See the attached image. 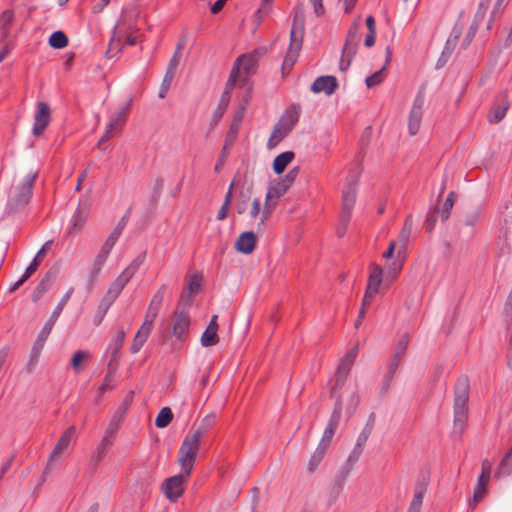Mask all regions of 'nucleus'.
I'll use <instances>...</instances> for the list:
<instances>
[{"instance_id": "1", "label": "nucleus", "mask_w": 512, "mask_h": 512, "mask_svg": "<svg viewBox=\"0 0 512 512\" xmlns=\"http://www.w3.org/2000/svg\"><path fill=\"white\" fill-rule=\"evenodd\" d=\"M236 210L240 215H246L250 224L257 233H262L266 227V221L270 218L272 212H266V203L261 208L259 198H253L250 189L241 191L236 202Z\"/></svg>"}, {"instance_id": "2", "label": "nucleus", "mask_w": 512, "mask_h": 512, "mask_svg": "<svg viewBox=\"0 0 512 512\" xmlns=\"http://www.w3.org/2000/svg\"><path fill=\"white\" fill-rule=\"evenodd\" d=\"M165 290L166 286L162 285L153 295L145 314L144 322L142 323L140 329L137 331L133 339V343L131 345V352L133 354L138 353L148 339L153 328L154 320L156 319L162 306Z\"/></svg>"}, {"instance_id": "3", "label": "nucleus", "mask_w": 512, "mask_h": 512, "mask_svg": "<svg viewBox=\"0 0 512 512\" xmlns=\"http://www.w3.org/2000/svg\"><path fill=\"white\" fill-rule=\"evenodd\" d=\"M35 179L36 174L34 173H27L24 176L14 178L7 200V205L11 211L21 209L29 202Z\"/></svg>"}, {"instance_id": "4", "label": "nucleus", "mask_w": 512, "mask_h": 512, "mask_svg": "<svg viewBox=\"0 0 512 512\" xmlns=\"http://www.w3.org/2000/svg\"><path fill=\"white\" fill-rule=\"evenodd\" d=\"M304 32V12L302 8H298L295 12L292 28L291 40L287 53L282 64V71H289L296 63L302 46Z\"/></svg>"}, {"instance_id": "5", "label": "nucleus", "mask_w": 512, "mask_h": 512, "mask_svg": "<svg viewBox=\"0 0 512 512\" xmlns=\"http://www.w3.org/2000/svg\"><path fill=\"white\" fill-rule=\"evenodd\" d=\"M469 383L467 378H460L454 393V432L461 435L468 419Z\"/></svg>"}, {"instance_id": "6", "label": "nucleus", "mask_w": 512, "mask_h": 512, "mask_svg": "<svg viewBox=\"0 0 512 512\" xmlns=\"http://www.w3.org/2000/svg\"><path fill=\"white\" fill-rule=\"evenodd\" d=\"M145 259L144 255H139L136 257L128 267L124 269V271L116 278V280L111 284L110 288L107 291L106 296L103 299V303L105 307L103 308V314L107 312L110 305L115 301V299L120 295L123 288L130 281V279L135 275L138 271L140 265L143 263Z\"/></svg>"}, {"instance_id": "7", "label": "nucleus", "mask_w": 512, "mask_h": 512, "mask_svg": "<svg viewBox=\"0 0 512 512\" xmlns=\"http://www.w3.org/2000/svg\"><path fill=\"white\" fill-rule=\"evenodd\" d=\"M200 440L201 439L193 433H189L185 436L179 449L178 464L180 465L182 472H185L186 476H190L192 473L200 448Z\"/></svg>"}, {"instance_id": "8", "label": "nucleus", "mask_w": 512, "mask_h": 512, "mask_svg": "<svg viewBox=\"0 0 512 512\" xmlns=\"http://www.w3.org/2000/svg\"><path fill=\"white\" fill-rule=\"evenodd\" d=\"M358 183V174L350 175L342 192V214L341 218L344 224H347L351 217V212L356 202V186Z\"/></svg>"}, {"instance_id": "9", "label": "nucleus", "mask_w": 512, "mask_h": 512, "mask_svg": "<svg viewBox=\"0 0 512 512\" xmlns=\"http://www.w3.org/2000/svg\"><path fill=\"white\" fill-rule=\"evenodd\" d=\"M409 344V337L407 335H403L397 342L395 346L394 354L389 362L387 373L384 376L383 388L387 390L393 380V377L400 365L401 359L406 352V349Z\"/></svg>"}, {"instance_id": "10", "label": "nucleus", "mask_w": 512, "mask_h": 512, "mask_svg": "<svg viewBox=\"0 0 512 512\" xmlns=\"http://www.w3.org/2000/svg\"><path fill=\"white\" fill-rule=\"evenodd\" d=\"M374 422H375L374 414H371L369 416V419L366 422L365 426L362 428L361 432L359 433V435L356 439V443L347 458V464L349 466H353L361 457V455L364 451L365 444L373 431Z\"/></svg>"}, {"instance_id": "11", "label": "nucleus", "mask_w": 512, "mask_h": 512, "mask_svg": "<svg viewBox=\"0 0 512 512\" xmlns=\"http://www.w3.org/2000/svg\"><path fill=\"white\" fill-rule=\"evenodd\" d=\"M259 56V52L254 51L237 58L233 66V69L237 71V83L245 81L246 77L256 72Z\"/></svg>"}, {"instance_id": "12", "label": "nucleus", "mask_w": 512, "mask_h": 512, "mask_svg": "<svg viewBox=\"0 0 512 512\" xmlns=\"http://www.w3.org/2000/svg\"><path fill=\"white\" fill-rule=\"evenodd\" d=\"M189 477L190 476H186L185 472H182L181 474L167 478L162 483V493L169 501H177L183 495L185 490L184 483L188 480Z\"/></svg>"}, {"instance_id": "13", "label": "nucleus", "mask_w": 512, "mask_h": 512, "mask_svg": "<svg viewBox=\"0 0 512 512\" xmlns=\"http://www.w3.org/2000/svg\"><path fill=\"white\" fill-rule=\"evenodd\" d=\"M384 270L378 264H371L369 267V276L367 287L364 294V304H371L374 296L379 292L383 281Z\"/></svg>"}, {"instance_id": "14", "label": "nucleus", "mask_w": 512, "mask_h": 512, "mask_svg": "<svg viewBox=\"0 0 512 512\" xmlns=\"http://www.w3.org/2000/svg\"><path fill=\"white\" fill-rule=\"evenodd\" d=\"M76 428L75 426L68 427L60 436L56 445L54 446L47 464V469H50L53 462L57 461L69 448L70 444L75 440Z\"/></svg>"}, {"instance_id": "15", "label": "nucleus", "mask_w": 512, "mask_h": 512, "mask_svg": "<svg viewBox=\"0 0 512 512\" xmlns=\"http://www.w3.org/2000/svg\"><path fill=\"white\" fill-rule=\"evenodd\" d=\"M425 103V97L422 93H418L414 99L412 108L409 113L408 119V130L410 135H415L421 124L422 115H423V106Z\"/></svg>"}, {"instance_id": "16", "label": "nucleus", "mask_w": 512, "mask_h": 512, "mask_svg": "<svg viewBox=\"0 0 512 512\" xmlns=\"http://www.w3.org/2000/svg\"><path fill=\"white\" fill-rule=\"evenodd\" d=\"M341 418V402L340 400H337L335 404V408L330 416L329 422L327 424V427L324 430L323 436L319 442L318 445L323 446L328 449L332 438L335 434L336 428L339 425Z\"/></svg>"}, {"instance_id": "17", "label": "nucleus", "mask_w": 512, "mask_h": 512, "mask_svg": "<svg viewBox=\"0 0 512 512\" xmlns=\"http://www.w3.org/2000/svg\"><path fill=\"white\" fill-rule=\"evenodd\" d=\"M50 122V108L47 103L39 102L34 115L33 135L40 136Z\"/></svg>"}, {"instance_id": "18", "label": "nucleus", "mask_w": 512, "mask_h": 512, "mask_svg": "<svg viewBox=\"0 0 512 512\" xmlns=\"http://www.w3.org/2000/svg\"><path fill=\"white\" fill-rule=\"evenodd\" d=\"M357 354L358 346H354L341 359L337 369L336 386H342L344 384L345 379L354 363V360L357 357Z\"/></svg>"}, {"instance_id": "19", "label": "nucleus", "mask_w": 512, "mask_h": 512, "mask_svg": "<svg viewBox=\"0 0 512 512\" xmlns=\"http://www.w3.org/2000/svg\"><path fill=\"white\" fill-rule=\"evenodd\" d=\"M127 225V217L126 216H123L119 222L117 223V225L114 227V229L112 230V232L109 234V236L107 237V239L105 240L104 244L102 245L99 253L105 255V256H109L111 250L113 249L114 245L116 244V242L118 241V239L120 238L125 226Z\"/></svg>"}, {"instance_id": "20", "label": "nucleus", "mask_w": 512, "mask_h": 512, "mask_svg": "<svg viewBox=\"0 0 512 512\" xmlns=\"http://www.w3.org/2000/svg\"><path fill=\"white\" fill-rule=\"evenodd\" d=\"M256 235L253 231L241 233L235 241L234 248L237 252L245 255L251 254L256 246Z\"/></svg>"}, {"instance_id": "21", "label": "nucleus", "mask_w": 512, "mask_h": 512, "mask_svg": "<svg viewBox=\"0 0 512 512\" xmlns=\"http://www.w3.org/2000/svg\"><path fill=\"white\" fill-rule=\"evenodd\" d=\"M190 327V316L189 314L184 311H175L174 314V323H173V334L178 339L184 338Z\"/></svg>"}, {"instance_id": "22", "label": "nucleus", "mask_w": 512, "mask_h": 512, "mask_svg": "<svg viewBox=\"0 0 512 512\" xmlns=\"http://www.w3.org/2000/svg\"><path fill=\"white\" fill-rule=\"evenodd\" d=\"M338 87L337 79L334 76L318 77L311 85V91L314 93H325L331 95Z\"/></svg>"}, {"instance_id": "23", "label": "nucleus", "mask_w": 512, "mask_h": 512, "mask_svg": "<svg viewBox=\"0 0 512 512\" xmlns=\"http://www.w3.org/2000/svg\"><path fill=\"white\" fill-rule=\"evenodd\" d=\"M217 320H218L217 315H213L211 317L210 322H209L207 328L205 329V331L202 333V336L200 339L202 346L210 347V346H214L218 343L219 337L217 334V331H218Z\"/></svg>"}, {"instance_id": "24", "label": "nucleus", "mask_w": 512, "mask_h": 512, "mask_svg": "<svg viewBox=\"0 0 512 512\" xmlns=\"http://www.w3.org/2000/svg\"><path fill=\"white\" fill-rule=\"evenodd\" d=\"M119 426L120 424L119 421L117 420H112L109 423L105 431V435L103 436L97 448L99 459H101L104 456L105 451L113 444V439L119 429Z\"/></svg>"}, {"instance_id": "25", "label": "nucleus", "mask_w": 512, "mask_h": 512, "mask_svg": "<svg viewBox=\"0 0 512 512\" xmlns=\"http://www.w3.org/2000/svg\"><path fill=\"white\" fill-rule=\"evenodd\" d=\"M287 189L285 186H282L279 182L274 185H271L267 193L265 195V203H266V214L275 209L278 200L286 193Z\"/></svg>"}, {"instance_id": "26", "label": "nucleus", "mask_w": 512, "mask_h": 512, "mask_svg": "<svg viewBox=\"0 0 512 512\" xmlns=\"http://www.w3.org/2000/svg\"><path fill=\"white\" fill-rule=\"evenodd\" d=\"M237 84V71L236 69H232L229 79L225 85V89L220 97L219 103H218V110L219 113H225L230 99H231V91L234 88V86Z\"/></svg>"}, {"instance_id": "27", "label": "nucleus", "mask_w": 512, "mask_h": 512, "mask_svg": "<svg viewBox=\"0 0 512 512\" xmlns=\"http://www.w3.org/2000/svg\"><path fill=\"white\" fill-rule=\"evenodd\" d=\"M130 104L127 103L121 108H119L118 111L113 113L110 117V120L106 126V128L110 129L111 131L115 132L116 134L121 131L123 128L126 118L129 112Z\"/></svg>"}, {"instance_id": "28", "label": "nucleus", "mask_w": 512, "mask_h": 512, "mask_svg": "<svg viewBox=\"0 0 512 512\" xmlns=\"http://www.w3.org/2000/svg\"><path fill=\"white\" fill-rule=\"evenodd\" d=\"M44 345H45L44 341L39 340L37 338L35 339L33 346L31 348L30 354H29L27 364L25 366L27 373H32L35 370L36 365L39 361L41 352L44 348Z\"/></svg>"}, {"instance_id": "29", "label": "nucleus", "mask_w": 512, "mask_h": 512, "mask_svg": "<svg viewBox=\"0 0 512 512\" xmlns=\"http://www.w3.org/2000/svg\"><path fill=\"white\" fill-rule=\"evenodd\" d=\"M91 360V354L86 350L76 351L71 358V367L75 373H80L85 370Z\"/></svg>"}, {"instance_id": "30", "label": "nucleus", "mask_w": 512, "mask_h": 512, "mask_svg": "<svg viewBox=\"0 0 512 512\" xmlns=\"http://www.w3.org/2000/svg\"><path fill=\"white\" fill-rule=\"evenodd\" d=\"M294 156L295 154L292 151L279 154L273 161V171L276 174L283 173L286 167L293 161Z\"/></svg>"}, {"instance_id": "31", "label": "nucleus", "mask_w": 512, "mask_h": 512, "mask_svg": "<svg viewBox=\"0 0 512 512\" xmlns=\"http://www.w3.org/2000/svg\"><path fill=\"white\" fill-rule=\"evenodd\" d=\"M355 51V45H351L349 41H346L343 47L342 56L339 63L340 71L346 72L349 69Z\"/></svg>"}, {"instance_id": "32", "label": "nucleus", "mask_w": 512, "mask_h": 512, "mask_svg": "<svg viewBox=\"0 0 512 512\" xmlns=\"http://www.w3.org/2000/svg\"><path fill=\"white\" fill-rule=\"evenodd\" d=\"M298 119L299 113L297 111H286L278 121V124L283 128L284 133H289L297 123Z\"/></svg>"}, {"instance_id": "33", "label": "nucleus", "mask_w": 512, "mask_h": 512, "mask_svg": "<svg viewBox=\"0 0 512 512\" xmlns=\"http://www.w3.org/2000/svg\"><path fill=\"white\" fill-rule=\"evenodd\" d=\"M125 331L119 330L116 334V336L112 339L110 344L108 345L107 351L111 353L112 359H114L120 349L123 346L124 340H125Z\"/></svg>"}, {"instance_id": "34", "label": "nucleus", "mask_w": 512, "mask_h": 512, "mask_svg": "<svg viewBox=\"0 0 512 512\" xmlns=\"http://www.w3.org/2000/svg\"><path fill=\"white\" fill-rule=\"evenodd\" d=\"M462 34V29L459 26H454L444 47V53L451 54L455 49L460 36Z\"/></svg>"}, {"instance_id": "35", "label": "nucleus", "mask_w": 512, "mask_h": 512, "mask_svg": "<svg viewBox=\"0 0 512 512\" xmlns=\"http://www.w3.org/2000/svg\"><path fill=\"white\" fill-rule=\"evenodd\" d=\"M327 450L328 449L323 446H320V445L317 446L316 450L314 451V453L312 454V456L310 457V460L308 462V470L310 472H314L317 469V467L323 460Z\"/></svg>"}, {"instance_id": "36", "label": "nucleus", "mask_w": 512, "mask_h": 512, "mask_svg": "<svg viewBox=\"0 0 512 512\" xmlns=\"http://www.w3.org/2000/svg\"><path fill=\"white\" fill-rule=\"evenodd\" d=\"M512 473V448L510 451L504 456L500 466L496 472V476L498 478L508 476Z\"/></svg>"}, {"instance_id": "37", "label": "nucleus", "mask_w": 512, "mask_h": 512, "mask_svg": "<svg viewBox=\"0 0 512 512\" xmlns=\"http://www.w3.org/2000/svg\"><path fill=\"white\" fill-rule=\"evenodd\" d=\"M48 43L54 49H62L68 45V38L62 31H55L50 35Z\"/></svg>"}, {"instance_id": "38", "label": "nucleus", "mask_w": 512, "mask_h": 512, "mask_svg": "<svg viewBox=\"0 0 512 512\" xmlns=\"http://www.w3.org/2000/svg\"><path fill=\"white\" fill-rule=\"evenodd\" d=\"M173 419V413L169 407H163L155 419V425L158 428L167 427Z\"/></svg>"}, {"instance_id": "39", "label": "nucleus", "mask_w": 512, "mask_h": 512, "mask_svg": "<svg viewBox=\"0 0 512 512\" xmlns=\"http://www.w3.org/2000/svg\"><path fill=\"white\" fill-rule=\"evenodd\" d=\"M214 422L215 415L209 414L203 418L198 428L195 429L192 433L201 439L207 433V431L213 426Z\"/></svg>"}, {"instance_id": "40", "label": "nucleus", "mask_w": 512, "mask_h": 512, "mask_svg": "<svg viewBox=\"0 0 512 512\" xmlns=\"http://www.w3.org/2000/svg\"><path fill=\"white\" fill-rule=\"evenodd\" d=\"M107 259L108 257L101 253L96 255L89 271L90 279H95L99 275Z\"/></svg>"}, {"instance_id": "41", "label": "nucleus", "mask_w": 512, "mask_h": 512, "mask_svg": "<svg viewBox=\"0 0 512 512\" xmlns=\"http://www.w3.org/2000/svg\"><path fill=\"white\" fill-rule=\"evenodd\" d=\"M412 228H413V219H412L411 215H408L405 219L403 228L399 235V240L401 241L403 247H405V245L407 244V242L410 238Z\"/></svg>"}, {"instance_id": "42", "label": "nucleus", "mask_w": 512, "mask_h": 512, "mask_svg": "<svg viewBox=\"0 0 512 512\" xmlns=\"http://www.w3.org/2000/svg\"><path fill=\"white\" fill-rule=\"evenodd\" d=\"M507 109H508L507 103H503L502 105H497V106L493 107V109L491 110V112L489 114V121L491 123L500 122L505 117Z\"/></svg>"}, {"instance_id": "43", "label": "nucleus", "mask_w": 512, "mask_h": 512, "mask_svg": "<svg viewBox=\"0 0 512 512\" xmlns=\"http://www.w3.org/2000/svg\"><path fill=\"white\" fill-rule=\"evenodd\" d=\"M288 133H284L283 128L277 123L269 137L268 147H275Z\"/></svg>"}, {"instance_id": "44", "label": "nucleus", "mask_w": 512, "mask_h": 512, "mask_svg": "<svg viewBox=\"0 0 512 512\" xmlns=\"http://www.w3.org/2000/svg\"><path fill=\"white\" fill-rule=\"evenodd\" d=\"M385 69H386V66H384L382 69L376 71L374 74L368 76L365 80L366 86L368 88H372V87L380 84L385 78V74H384Z\"/></svg>"}, {"instance_id": "45", "label": "nucleus", "mask_w": 512, "mask_h": 512, "mask_svg": "<svg viewBox=\"0 0 512 512\" xmlns=\"http://www.w3.org/2000/svg\"><path fill=\"white\" fill-rule=\"evenodd\" d=\"M181 56H178V53H174L171 57L168 66L166 68L165 77H169L170 79H174L177 67L180 63Z\"/></svg>"}, {"instance_id": "46", "label": "nucleus", "mask_w": 512, "mask_h": 512, "mask_svg": "<svg viewBox=\"0 0 512 512\" xmlns=\"http://www.w3.org/2000/svg\"><path fill=\"white\" fill-rule=\"evenodd\" d=\"M456 195L454 192H450L443 204V208L441 210V217L443 220H447L450 215V211L454 206Z\"/></svg>"}, {"instance_id": "47", "label": "nucleus", "mask_w": 512, "mask_h": 512, "mask_svg": "<svg viewBox=\"0 0 512 512\" xmlns=\"http://www.w3.org/2000/svg\"><path fill=\"white\" fill-rule=\"evenodd\" d=\"M86 214H83L81 213L80 211H78L74 216H73V219H72V227L69 231L70 234H73V233H77L79 232L85 221H86Z\"/></svg>"}, {"instance_id": "48", "label": "nucleus", "mask_w": 512, "mask_h": 512, "mask_svg": "<svg viewBox=\"0 0 512 512\" xmlns=\"http://www.w3.org/2000/svg\"><path fill=\"white\" fill-rule=\"evenodd\" d=\"M72 294H73V288H69L67 290V292L64 294V296L61 298L60 302L57 304L55 309L53 310V312L51 314V315H53V318H59L64 307L66 306L67 302L71 298Z\"/></svg>"}, {"instance_id": "49", "label": "nucleus", "mask_w": 512, "mask_h": 512, "mask_svg": "<svg viewBox=\"0 0 512 512\" xmlns=\"http://www.w3.org/2000/svg\"><path fill=\"white\" fill-rule=\"evenodd\" d=\"M299 173V168L298 167H294L293 169H291L286 175L284 178H282L279 183L282 185V186H285V188L288 190L289 187L292 185V183L294 182V180L296 179L297 175Z\"/></svg>"}, {"instance_id": "50", "label": "nucleus", "mask_w": 512, "mask_h": 512, "mask_svg": "<svg viewBox=\"0 0 512 512\" xmlns=\"http://www.w3.org/2000/svg\"><path fill=\"white\" fill-rule=\"evenodd\" d=\"M486 490H487L486 487L476 485V487L474 489L473 499L469 504L471 509H474L476 507L477 503L480 502L484 498V496L486 494Z\"/></svg>"}, {"instance_id": "51", "label": "nucleus", "mask_w": 512, "mask_h": 512, "mask_svg": "<svg viewBox=\"0 0 512 512\" xmlns=\"http://www.w3.org/2000/svg\"><path fill=\"white\" fill-rule=\"evenodd\" d=\"M202 276L199 274L193 275L187 285V290L190 294L196 293L201 287Z\"/></svg>"}, {"instance_id": "52", "label": "nucleus", "mask_w": 512, "mask_h": 512, "mask_svg": "<svg viewBox=\"0 0 512 512\" xmlns=\"http://www.w3.org/2000/svg\"><path fill=\"white\" fill-rule=\"evenodd\" d=\"M249 99H250L249 95L244 96L242 103L240 104L238 110L234 114V117L232 119L233 121L239 122V123L242 122V120L244 118L245 111H246V107L249 103Z\"/></svg>"}, {"instance_id": "53", "label": "nucleus", "mask_w": 512, "mask_h": 512, "mask_svg": "<svg viewBox=\"0 0 512 512\" xmlns=\"http://www.w3.org/2000/svg\"><path fill=\"white\" fill-rule=\"evenodd\" d=\"M113 373L109 372L106 374L102 384L99 386L98 388V393H99V396H101L102 394H104L107 390L111 389L112 386H111V383L113 381Z\"/></svg>"}, {"instance_id": "54", "label": "nucleus", "mask_w": 512, "mask_h": 512, "mask_svg": "<svg viewBox=\"0 0 512 512\" xmlns=\"http://www.w3.org/2000/svg\"><path fill=\"white\" fill-rule=\"evenodd\" d=\"M426 491L427 485L425 483H418L414 489L413 499L422 503Z\"/></svg>"}, {"instance_id": "55", "label": "nucleus", "mask_w": 512, "mask_h": 512, "mask_svg": "<svg viewBox=\"0 0 512 512\" xmlns=\"http://www.w3.org/2000/svg\"><path fill=\"white\" fill-rule=\"evenodd\" d=\"M52 245H53L52 240L46 241L42 245L40 250L36 253L34 258L41 263V261L44 259L45 255H46V253L52 248Z\"/></svg>"}, {"instance_id": "56", "label": "nucleus", "mask_w": 512, "mask_h": 512, "mask_svg": "<svg viewBox=\"0 0 512 512\" xmlns=\"http://www.w3.org/2000/svg\"><path fill=\"white\" fill-rule=\"evenodd\" d=\"M358 29H359V23L357 21H355L349 31H348V35H347V40L346 41H349L351 45H355L356 46V40H357V32H358Z\"/></svg>"}, {"instance_id": "57", "label": "nucleus", "mask_w": 512, "mask_h": 512, "mask_svg": "<svg viewBox=\"0 0 512 512\" xmlns=\"http://www.w3.org/2000/svg\"><path fill=\"white\" fill-rule=\"evenodd\" d=\"M173 82V79H170L169 77H163V80H162V83H161V86H160V90H159V93H158V97L159 98H164L168 92V90L170 89V86Z\"/></svg>"}, {"instance_id": "58", "label": "nucleus", "mask_w": 512, "mask_h": 512, "mask_svg": "<svg viewBox=\"0 0 512 512\" xmlns=\"http://www.w3.org/2000/svg\"><path fill=\"white\" fill-rule=\"evenodd\" d=\"M39 265H40V262L34 258L33 261L30 263V265L27 267L24 274L22 275L24 277V279H26V280L29 279L31 277V275L37 270Z\"/></svg>"}, {"instance_id": "59", "label": "nucleus", "mask_w": 512, "mask_h": 512, "mask_svg": "<svg viewBox=\"0 0 512 512\" xmlns=\"http://www.w3.org/2000/svg\"><path fill=\"white\" fill-rule=\"evenodd\" d=\"M310 4L314 8V12L317 16L324 14L323 0H309Z\"/></svg>"}, {"instance_id": "60", "label": "nucleus", "mask_w": 512, "mask_h": 512, "mask_svg": "<svg viewBox=\"0 0 512 512\" xmlns=\"http://www.w3.org/2000/svg\"><path fill=\"white\" fill-rule=\"evenodd\" d=\"M386 269H387V271H386V278L393 280V279H395L398 276L399 272L402 269V265H398L397 267H390L389 266Z\"/></svg>"}, {"instance_id": "61", "label": "nucleus", "mask_w": 512, "mask_h": 512, "mask_svg": "<svg viewBox=\"0 0 512 512\" xmlns=\"http://www.w3.org/2000/svg\"><path fill=\"white\" fill-rule=\"evenodd\" d=\"M13 20V12L10 10L4 11L0 16V21L4 25H10Z\"/></svg>"}, {"instance_id": "62", "label": "nucleus", "mask_w": 512, "mask_h": 512, "mask_svg": "<svg viewBox=\"0 0 512 512\" xmlns=\"http://www.w3.org/2000/svg\"><path fill=\"white\" fill-rule=\"evenodd\" d=\"M491 470H492V464L490 463L489 460L484 459L482 461V465H481V475L490 476Z\"/></svg>"}, {"instance_id": "63", "label": "nucleus", "mask_w": 512, "mask_h": 512, "mask_svg": "<svg viewBox=\"0 0 512 512\" xmlns=\"http://www.w3.org/2000/svg\"><path fill=\"white\" fill-rule=\"evenodd\" d=\"M236 138H237V134H232L230 132H227L223 150L230 149L232 147V145L234 144Z\"/></svg>"}, {"instance_id": "64", "label": "nucleus", "mask_w": 512, "mask_h": 512, "mask_svg": "<svg viewBox=\"0 0 512 512\" xmlns=\"http://www.w3.org/2000/svg\"><path fill=\"white\" fill-rule=\"evenodd\" d=\"M476 30H477V27L474 26V25H472L469 28V31L467 32L466 38H465L464 43H463L464 48H466L470 44L472 38L474 37V35L476 33Z\"/></svg>"}]
</instances>
